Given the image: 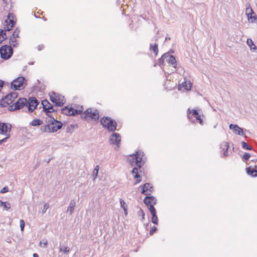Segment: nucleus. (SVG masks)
I'll return each mask as SVG.
<instances>
[{"label": "nucleus", "instance_id": "obj_1", "mask_svg": "<svg viewBox=\"0 0 257 257\" xmlns=\"http://www.w3.org/2000/svg\"><path fill=\"white\" fill-rule=\"evenodd\" d=\"M62 123L55 120L54 118H51L46 125L41 126L40 130L43 132L54 133L61 128Z\"/></svg>", "mask_w": 257, "mask_h": 257}, {"label": "nucleus", "instance_id": "obj_2", "mask_svg": "<svg viewBox=\"0 0 257 257\" xmlns=\"http://www.w3.org/2000/svg\"><path fill=\"white\" fill-rule=\"evenodd\" d=\"M132 159L130 160L131 165L133 166L136 165L139 168H141L145 163L146 158L144 157V153L139 151L136 155H134Z\"/></svg>", "mask_w": 257, "mask_h": 257}, {"label": "nucleus", "instance_id": "obj_3", "mask_svg": "<svg viewBox=\"0 0 257 257\" xmlns=\"http://www.w3.org/2000/svg\"><path fill=\"white\" fill-rule=\"evenodd\" d=\"M82 117L86 120H98L99 117V112L97 109L88 108L82 114Z\"/></svg>", "mask_w": 257, "mask_h": 257}, {"label": "nucleus", "instance_id": "obj_4", "mask_svg": "<svg viewBox=\"0 0 257 257\" xmlns=\"http://www.w3.org/2000/svg\"><path fill=\"white\" fill-rule=\"evenodd\" d=\"M100 123L103 127H106L109 132H114L116 130V122L109 117H103Z\"/></svg>", "mask_w": 257, "mask_h": 257}, {"label": "nucleus", "instance_id": "obj_5", "mask_svg": "<svg viewBox=\"0 0 257 257\" xmlns=\"http://www.w3.org/2000/svg\"><path fill=\"white\" fill-rule=\"evenodd\" d=\"M26 85V80L23 77H19L11 82V88L14 90H22Z\"/></svg>", "mask_w": 257, "mask_h": 257}, {"label": "nucleus", "instance_id": "obj_6", "mask_svg": "<svg viewBox=\"0 0 257 257\" xmlns=\"http://www.w3.org/2000/svg\"><path fill=\"white\" fill-rule=\"evenodd\" d=\"M18 96V93L16 92H12L8 94L1 99L0 101L1 105L2 107L9 106L17 98Z\"/></svg>", "mask_w": 257, "mask_h": 257}, {"label": "nucleus", "instance_id": "obj_7", "mask_svg": "<svg viewBox=\"0 0 257 257\" xmlns=\"http://www.w3.org/2000/svg\"><path fill=\"white\" fill-rule=\"evenodd\" d=\"M51 101L55 103L57 106H62L65 103L64 97L54 92L49 93Z\"/></svg>", "mask_w": 257, "mask_h": 257}, {"label": "nucleus", "instance_id": "obj_8", "mask_svg": "<svg viewBox=\"0 0 257 257\" xmlns=\"http://www.w3.org/2000/svg\"><path fill=\"white\" fill-rule=\"evenodd\" d=\"M13 49L11 46L4 45L0 49L1 57L4 59H9L13 54Z\"/></svg>", "mask_w": 257, "mask_h": 257}, {"label": "nucleus", "instance_id": "obj_9", "mask_svg": "<svg viewBox=\"0 0 257 257\" xmlns=\"http://www.w3.org/2000/svg\"><path fill=\"white\" fill-rule=\"evenodd\" d=\"M27 104V99L25 98H20L15 103L9 105V110L14 111L17 109H20L24 107Z\"/></svg>", "mask_w": 257, "mask_h": 257}, {"label": "nucleus", "instance_id": "obj_10", "mask_svg": "<svg viewBox=\"0 0 257 257\" xmlns=\"http://www.w3.org/2000/svg\"><path fill=\"white\" fill-rule=\"evenodd\" d=\"M82 111V106L79 109H75L71 107L69 108L68 107H65L62 109V113L67 115H75L80 113Z\"/></svg>", "mask_w": 257, "mask_h": 257}, {"label": "nucleus", "instance_id": "obj_11", "mask_svg": "<svg viewBox=\"0 0 257 257\" xmlns=\"http://www.w3.org/2000/svg\"><path fill=\"white\" fill-rule=\"evenodd\" d=\"M14 14L9 13L8 15L7 19L5 21V29L8 31H10L14 25V21L13 20Z\"/></svg>", "mask_w": 257, "mask_h": 257}, {"label": "nucleus", "instance_id": "obj_12", "mask_svg": "<svg viewBox=\"0 0 257 257\" xmlns=\"http://www.w3.org/2000/svg\"><path fill=\"white\" fill-rule=\"evenodd\" d=\"M12 125L10 123H3L0 122V134L7 136L10 134Z\"/></svg>", "mask_w": 257, "mask_h": 257}, {"label": "nucleus", "instance_id": "obj_13", "mask_svg": "<svg viewBox=\"0 0 257 257\" xmlns=\"http://www.w3.org/2000/svg\"><path fill=\"white\" fill-rule=\"evenodd\" d=\"M42 105L46 113L49 116H50V113L55 111L52 105L47 100H42Z\"/></svg>", "mask_w": 257, "mask_h": 257}, {"label": "nucleus", "instance_id": "obj_14", "mask_svg": "<svg viewBox=\"0 0 257 257\" xmlns=\"http://www.w3.org/2000/svg\"><path fill=\"white\" fill-rule=\"evenodd\" d=\"M120 141L121 137L118 133H113L109 139L110 144L112 145H116L117 147H119Z\"/></svg>", "mask_w": 257, "mask_h": 257}, {"label": "nucleus", "instance_id": "obj_15", "mask_svg": "<svg viewBox=\"0 0 257 257\" xmlns=\"http://www.w3.org/2000/svg\"><path fill=\"white\" fill-rule=\"evenodd\" d=\"M38 104L37 100L35 98H30L29 100L27 101V106L30 112H32L36 108Z\"/></svg>", "mask_w": 257, "mask_h": 257}, {"label": "nucleus", "instance_id": "obj_16", "mask_svg": "<svg viewBox=\"0 0 257 257\" xmlns=\"http://www.w3.org/2000/svg\"><path fill=\"white\" fill-rule=\"evenodd\" d=\"M188 117L189 119L191 118V115L195 117L196 119L199 120V122L200 124H203V121L201 118V114H199V113L195 109H193L191 111L190 109L189 108L188 109Z\"/></svg>", "mask_w": 257, "mask_h": 257}, {"label": "nucleus", "instance_id": "obj_17", "mask_svg": "<svg viewBox=\"0 0 257 257\" xmlns=\"http://www.w3.org/2000/svg\"><path fill=\"white\" fill-rule=\"evenodd\" d=\"M230 130H232L234 133L238 135H241L244 136L245 138L246 137L245 133H243V130L237 124H231L229 126Z\"/></svg>", "mask_w": 257, "mask_h": 257}, {"label": "nucleus", "instance_id": "obj_18", "mask_svg": "<svg viewBox=\"0 0 257 257\" xmlns=\"http://www.w3.org/2000/svg\"><path fill=\"white\" fill-rule=\"evenodd\" d=\"M144 202L150 210L151 206H154L153 205L156 204L157 199L153 196H147L144 199Z\"/></svg>", "mask_w": 257, "mask_h": 257}, {"label": "nucleus", "instance_id": "obj_19", "mask_svg": "<svg viewBox=\"0 0 257 257\" xmlns=\"http://www.w3.org/2000/svg\"><path fill=\"white\" fill-rule=\"evenodd\" d=\"M163 57L166 58V61L171 64L175 68H176L177 62L175 58L173 55H170L168 53H165L163 54Z\"/></svg>", "mask_w": 257, "mask_h": 257}, {"label": "nucleus", "instance_id": "obj_20", "mask_svg": "<svg viewBox=\"0 0 257 257\" xmlns=\"http://www.w3.org/2000/svg\"><path fill=\"white\" fill-rule=\"evenodd\" d=\"M152 215V222L155 224H158V219L156 215V211L154 206H151L149 210Z\"/></svg>", "mask_w": 257, "mask_h": 257}, {"label": "nucleus", "instance_id": "obj_21", "mask_svg": "<svg viewBox=\"0 0 257 257\" xmlns=\"http://www.w3.org/2000/svg\"><path fill=\"white\" fill-rule=\"evenodd\" d=\"M153 191V187L152 185L150 183H146L142 187V193L145 195H148V191L150 192H152Z\"/></svg>", "mask_w": 257, "mask_h": 257}, {"label": "nucleus", "instance_id": "obj_22", "mask_svg": "<svg viewBox=\"0 0 257 257\" xmlns=\"http://www.w3.org/2000/svg\"><path fill=\"white\" fill-rule=\"evenodd\" d=\"M220 148L223 151V156L226 157L228 156V149L229 148V145L227 142H223L220 145Z\"/></svg>", "mask_w": 257, "mask_h": 257}, {"label": "nucleus", "instance_id": "obj_23", "mask_svg": "<svg viewBox=\"0 0 257 257\" xmlns=\"http://www.w3.org/2000/svg\"><path fill=\"white\" fill-rule=\"evenodd\" d=\"M247 173L253 177L257 176V166H255L254 168L250 167L246 168Z\"/></svg>", "mask_w": 257, "mask_h": 257}, {"label": "nucleus", "instance_id": "obj_24", "mask_svg": "<svg viewBox=\"0 0 257 257\" xmlns=\"http://www.w3.org/2000/svg\"><path fill=\"white\" fill-rule=\"evenodd\" d=\"M76 206V202L74 200H71L69 205L67 208V211L69 212L70 215H71L74 210V208Z\"/></svg>", "mask_w": 257, "mask_h": 257}, {"label": "nucleus", "instance_id": "obj_25", "mask_svg": "<svg viewBox=\"0 0 257 257\" xmlns=\"http://www.w3.org/2000/svg\"><path fill=\"white\" fill-rule=\"evenodd\" d=\"M247 45L250 47V49L251 51H255L256 50L257 51V48L254 45L253 42L251 39H247Z\"/></svg>", "mask_w": 257, "mask_h": 257}, {"label": "nucleus", "instance_id": "obj_26", "mask_svg": "<svg viewBox=\"0 0 257 257\" xmlns=\"http://www.w3.org/2000/svg\"><path fill=\"white\" fill-rule=\"evenodd\" d=\"M254 14V12L252 11V8L250 7V4H247L246 5V9H245V14L247 17Z\"/></svg>", "mask_w": 257, "mask_h": 257}, {"label": "nucleus", "instance_id": "obj_27", "mask_svg": "<svg viewBox=\"0 0 257 257\" xmlns=\"http://www.w3.org/2000/svg\"><path fill=\"white\" fill-rule=\"evenodd\" d=\"M182 86L186 90H190L192 87V83L190 81H185L183 82Z\"/></svg>", "mask_w": 257, "mask_h": 257}, {"label": "nucleus", "instance_id": "obj_28", "mask_svg": "<svg viewBox=\"0 0 257 257\" xmlns=\"http://www.w3.org/2000/svg\"><path fill=\"white\" fill-rule=\"evenodd\" d=\"M150 50L151 51H153L155 56H157L158 53V45L157 44H154V45L152 44H150Z\"/></svg>", "mask_w": 257, "mask_h": 257}, {"label": "nucleus", "instance_id": "obj_29", "mask_svg": "<svg viewBox=\"0 0 257 257\" xmlns=\"http://www.w3.org/2000/svg\"><path fill=\"white\" fill-rule=\"evenodd\" d=\"M6 29L5 30H1L0 32V44L2 43L3 41L7 39V34L6 32Z\"/></svg>", "mask_w": 257, "mask_h": 257}, {"label": "nucleus", "instance_id": "obj_30", "mask_svg": "<svg viewBox=\"0 0 257 257\" xmlns=\"http://www.w3.org/2000/svg\"><path fill=\"white\" fill-rule=\"evenodd\" d=\"M42 124L43 121L40 119H34L30 122V124L32 126H38Z\"/></svg>", "mask_w": 257, "mask_h": 257}, {"label": "nucleus", "instance_id": "obj_31", "mask_svg": "<svg viewBox=\"0 0 257 257\" xmlns=\"http://www.w3.org/2000/svg\"><path fill=\"white\" fill-rule=\"evenodd\" d=\"M99 166L96 165L92 172V176H93V181H94L96 178H97L98 174V171H99Z\"/></svg>", "mask_w": 257, "mask_h": 257}, {"label": "nucleus", "instance_id": "obj_32", "mask_svg": "<svg viewBox=\"0 0 257 257\" xmlns=\"http://www.w3.org/2000/svg\"><path fill=\"white\" fill-rule=\"evenodd\" d=\"M132 174L134 176L135 178H140V175L138 173V168L135 167L132 171Z\"/></svg>", "mask_w": 257, "mask_h": 257}, {"label": "nucleus", "instance_id": "obj_33", "mask_svg": "<svg viewBox=\"0 0 257 257\" xmlns=\"http://www.w3.org/2000/svg\"><path fill=\"white\" fill-rule=\"evenodd\" d=\"M47 244H48V241H47V240L46 239H44L42 240L39 243L40 246L42 247H44V248H45L47 247Z\"/></svg>", "mask_w": 257, "mask_h": 257}, {"label": "nucleus", "instance_id": "obj_34", "mask_svg": "<svg viewBox=\"0 0 257 257\" xmlns=\"http://www.w3.org/2000/svg\"><path fill=\"white\" fill-rule=\"evenodd\" d=\"M241 144H242V147L243 149H244L245 150H251V149H252L251 147L250 146H249L245 142H242Z\"/></svg>", "mask_w": 257, "mask_h": 257}, {"label": "nucleus", "instance_id": "obj_35", "mask_svg": "<svg viewBox=\"0 0 257 257\" xmlns=\"http://www.w3.org/2000/svg\"><path fill=\"white\" fill-rule=\"evenodd\" d=\"M249 22L252 23L255 22H257V18L255 16H252L251 15L247 17Z\"/></svg>", "mask_w": 257, "mask_h": 257}, {"label": "nucleus", "instance_id": "obj_36", "mask_svg": "<svg viewBox=\"0 0 257 257\" xmlns=\"http://www.w3.org/2000/svg\"><path fill=\"white\" fill-rule=\"evenodd\" d=\"M17 38H15V40L13 39V38H10V45H11V46H13V47H16L17 46Z\"/></svg>", "mask_w": 257, "mask_h": 257}, {"label": "nucleus", "instance_id": "obj_37", "mask_svg": "<svg viewBox=\"0 0 257 257\" xmlns=\"http://www.w3.org/2000/svg\"><path fill=\"white\" fill-rule=\"evenodd\" d=\"M138 214L139 216H141L142 217V221H143L145 219V213L144 212L143 210L141 209H140L138 212Z\"/></svg>", "mask_w": 257, "mask_h": 257}, {"label": "nucleus", "instance_id": "obj_38", "mask_svg": "<svg viewBox=\"0 0 257 257\" xmlns=\"http://www.w3.org/2000/svg\"><path fill=\"white\" fill-rule=\"evenodd\" d=\"M119 202H120V206L123 209L127 208V205L126 204L125 202H124V201L123 199H120Z\"/></svg>", "mask_w": 257, "mask_h": 257}, {"label": "nucleus", "instance_id": "obj_39", "mask_svg": "<svg viewBox=\"0 0 257 257\" xmlns=\"http://www.w3.org/2000/svg\"><path fill=\"white\" fill-rule=\"evenodd\" d=\"M19 33V31L18 30L16 29L13 33L12 36L11 37L13 38V39L15 40V38H17L18 37Z\"/></svg>", "mask_w": 257, "mask_h": 257}, {"label": "nucleus", "instance_id": "obj_40", "mask_svg": "<svg viewBox=\"0 0 257 257\" xmlns=\"http://www.w3.org/2000/svg\"><path fill=\"white\" fill-rule=\"evenodd\" d=\"M3 206L7 210H9L11 207V204L8 202H4Z\"/></svg>", "mask_w": 257, "mask_h": 257}, {"label": "nucleus", "instance_id": "obj_41", "mask_svg": "<svg viewBox=\"0 0 257 257\" xmlns=\"http://www.w3.org/2000/svg\"><path fill=\"white\" fill-rule=\"evenodd\" d=\"M60 251L67 253L69 251V248L68 247L64 246L60 249Z\"/></svg>", "mask_w": 257, "mask_h": 257}, {"label": "nucleus", "instance_id": "obj_42", "mask_svg": "<svg viewBox=\"0 0 257 257\" xmlns=\"http://www.w3.org/2000/svg\"><path fill=\"white\" fill-rule=\"evenodd\" d=\"M6 136V138L0 140V145H2L3 143L6 142L7 141L8 139H9L10 137V134H8V135Z\"/></svg>", "mask_w": 257, "mask_h": 257}, {"label": "nucleus", "instance_id": "obj_43", "mask_svg": "<svg viewBox=\"0 0 257 257\" xmlns=\"http://www.w3.org/2000/svg\"><path fill=\"white\" fill-rule=\"evenodd\" d=\"M20 225L21 231H23L25 227V222L23 219H21L20 221Z\"/></svg>", "mask_w": 257, "mask_h": 257}, {"label": "nucleus", "instance_id": "obj_44", "mask_svg": "<svg viewBox=\"0 0 257 257\" xmlns=\"http://www.w3.org/2000/svg\"><path fill=\"white\" fill-rule=\"evenodd\" d=\"M49 208V204H47V203H45L44 206H43V209L42 210V213H45L46 211V210L48 209V208Z\"/></svg>", "mask_w": 257, "mask_h": 257}, {"label": "nucleus", "instance_id": "obj_45", "mask_svg": "<svg viewBox=\"0 0 257 257\" xmlns=\"http://www.w3.org/2000/svg\"><path fill=\"white\" fill-rule=\"evenodd\" d=\"M250 157V154L248 153H244L243 158L245 160H247Z\"/></svg>", "mask_w": 257, "mask_h": 257}, {"label": "nucleus", "instance_id": "obj_46", "mask_svg": "<svg viewBox=\"0 0 257 257\" xmlns=\"http://www.w3.org/2000/svg\"><path fill=\"white\" fill-rule=\"evenodd\" d=\"M166 60V58L163 57V55L162 56L161 58L159 60V65H161L164 63V60Z\"/></svg>", "mask_w": 257, "mask_h": 257}, {"label": "nucleus", "instance_id": "obj_47", "mask_svg": "<svg viewBox=\"0 0 257 257\" xmlns=\"http://www.w3.org/2000/svg\"><path fill=\"white\" fill-rule=\"evenodd\" d=\"M9 191V188L8 187H4L0 191L1 193H5Z\"/></svg>", "mask_w": 257, "mask_h": 257}, {"label": "nucleus", "instance_id": "obj_48", "mask_svg": "<svg viewBox=\"0 0 257 257\" xmlns=\"http://www.w3.org/2000/svg\"><path fill=\"white\" fill-rule=\"evenodd\" d=\"M156 230H157V228L155 226L152 227L150 231V234L152 235L154 233V232L156 231Z\"/></svg>", "mask_w": 257, "mask_h": 257}, {"label": "nucleus", "instance_id": "obj_49", "mask_svg": "<svg viewBox=\"0 0 257 257\" xmlns=\"http://www.w3.org/2000/svg\"><path fill=\"white\" fill-rule=\"evenodd\" d=\"M123 210H124L125 215L126 216L127 215V208L124 209Z\"/></svg>", "mask_w": 257, "mask_h": 257}, {"label": "nucleus", "instance_id": "obj_50", "mask_svg": "<svg viewBox=\"0 0 257 257\" xmlns=\"http://www.w3.org/2000/svg\"><path fill=\"white\" fill-rule=\"evenodd\" d=\"M33 257H39V255L37 253H35L33 254Z\"/></svg>", "mask_w": 257, "mask_h": 257}, {"label": "nucleus", "instance_id": "obj_51", "mask_svg": "<svg viewBox=\"0 0 257 257\" xmlns=\"http://www.w3.org/2000/svg\"><path fill=\"white\" fill-rule=\"evenodd\" d=\"M4 202H3L0 200V206H3L4 205Z\"/></svg>", "mask_w": 257, "mask_h": 257}, {"label": "nucleus", "instance_id": "obj_52", "mask_svg": "<svg viewBox=\"0 0 257 257\" xmlns=\"http://www.w3.org/2000/svg\"><path fill=\"white\" fill-rule=\"evenodd\" d=\"M141 179L137 180L136 183H139L140 182H141Z\"/></svg>", "mask_w": 257, "mask_h": 257}]
</instances>
